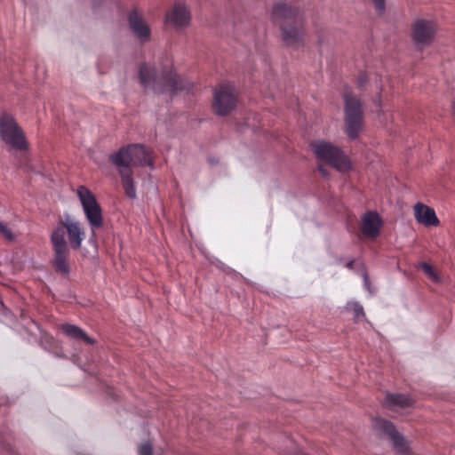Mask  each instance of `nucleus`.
<instances>
[{
    "label": "nucleus",
    "mask_w": 455,
    "mask_h": 455,
    "mask_svg": "<svg viewBox=\"0 0 455 455\" xmlns=\"http://www.w3.org/2000/svg\"><path fill=\"white\" fill-rule=\"evenodd\" d=\"M421 268L423 269L424 273L427 275V277L431 279L433 282L437 283H441L440 276L435 271L431 265H429L428 263H422Z\"/></svg>",
    "instance_id": "19"
},
{
    "label": "nucleus",
    "mask_w": 455,
    "mask_h": 455,
    "mask_svg": "<svg viewBox=\"0 0 455 455\" xmlns=\"http://www.w3.org/2000/svg\"><path fill=\"white\" fill-rule=\"evenodd\" d=\"M60 329L62 332L70 339L81 340L89 345L95 344V340L90 338L84 330L76 325L63 324Z\"/></svg>",
    "instance_id": "15"
},
{
    "label": "nucleus",
    "mask_w": 455,
    "mask_h": 455,
    "mask_svg": "<svg viewBox=\"0 0 455 455\" xmlns=\"http://www.w3.org/2000/svg\"><path fill=\"white\" fill-rule=\"evenodd\" d=\"M0 134L2 140L11 147L18 150L28 149L25 133L13 116L4 113L0 116Z\"/></svg>",
    "instance_id": "8"
},
{
    "label": "nucleus",
    "mask_w": 455,
    "mask_h": 455,
    "mask_svg": "<svg viewBox=\"0 0 455 455\" xmlns=\"http://www.w3.org/2000/svg\"><path fill=\"white\" fill-rule=\"evenodd\" d=\"M0 236L8 242H15L18 235L4 222L0 220Z\"/></svg>",
    "instance_id": "17"
},
{
    "label": "nucleus",
    "mask_w": 455,
    "mask_h": 455,
    "mask_svg": "<svg viewBox=\"0 0 455 455\" xmlns=\"http://www.w3.org/2000/svg\"><path fill=\"white\" fill-rule=\"evenodd\" d=\"M76 196L81 204L83 212L88 221L92 235L103 226V214L95 195L86 187L79 186L76 188Z\"/></svg>",
    "instance_id": "5"
},
{
    "label": "nucleus",
    "mask_w": 455,
    "mask_h": 455,
    "mask_svg": "<svg viewBox=\"0 0 455 455\" xmlns=\"http://www.w3.org/2000/svg\"><path fill=\"white\" fill-rule=\"evenodd\" d=\"M237 91L231 84H221L213 91L212 108L218 116H227L235 110Z\"/></svg>",
    "instance_id": "9"
},
{
    "label": "nucleus",
    "mask_w": 455,
    "mask_h": 455,
    "mask_svg": "<svg viewBox=\"0 0 455 455\" xmlns=\"http://www.w3.org/2000/svg\"><path fill=\"white\" fill-rule=\"evenodd\" d=\"M382 225V220L376 212H368L362 218V232L368 238L377 237Z\"/></svg>",
    "instance_id": "12"
},
{
    "label": "nucleus",
    "mask_w": 455,
    "mask_h": 455,
    "mask_svg": "<svg viewBox=\"0 0 455 455\" xmlns=\"http://www.w3.org/2000/svg\"><path fill=\"white\" fill-rule=\"evenodd\" d=\"M439 31V25L435 19L420 17L411 23V38L417 49L424 50L435 40Z\"/></svg>",
    "instance_id": "6"
},
{
    "label": "nucleus",
    "mask_w": 455,
    "mask_h": 455,
    "mask_svg": "<svg viewBox=\"0 0 455 455\" xmlns=\"http://www.w3.org/2000/svg\"><path fill=\"white\" fill-rule=\"evenodd\" d=\"M130 26L133 33L140 40H148L150 36L149 27L136 13H132L129 18Z\"/></svg>",
    "instance_id": "14"
},
{
    "label": "nucleus",
    "mask_w": 455,
    "mask_h": 455,
    "mask_svg": "<svg viewBox=\"0 0 455 455\" xmlns=\"http://www.w3.org/2000/svg\"><path fill=\"white\" fill-rule=\"evenodd\" d=\"M346 133L350 140H355L363 128V111L360 100L355 96L345 95Z\"/></svg>",
    "instance_id": "7"
},
{
    "label": "nucleus",
    "mask_w": 455,
    "mask_h": 455,
    "mask_svg": "<svg viewBox=\"0 0 455 455\" xmlns=\"http://www.w3.org/2000/svg\"><path fill=\"white\" fill-rule=\"evenodd\" d=\"M153 449L150 443H142L139 449L140 455H152Z\"/></svg>",
    "instance_id": "21"
},
{
    "label": "nucleus",
    "mask_w": 455,
    "mask_h": 455,
    "mask_svg": "<svg viewBox=\"0 0 455 455\" xmlns=\"http://www.w3.org/2000/svg\"><path fill=\"white\" fill-rule=\"evenodd\" d=\"M378 13L383 14L386 11V0H371Z\"/></svg>",
    "instance_id": "20"
},
{
    "label": "nucleus",
    "mask_w": 455,
    "mask_h": 455,
    "mask_svg": "<svg viewBox=\"0 0 455 455\" xmlns=\"http://www.w3.org/2000/svg\"><path fill=\"white\" fill-rule=\"evenodd\" d=\"M282 36L288 46H297L303 38L302 28L298 24L287 23L282 27Z\"/></svg>",
    "instance_id": "13"
},
{
    "label": "nucleus",
    "mask_w": 455,
    "mask_h": 455,
    "mask_svg": "<svg viewBox=\"0 0 455 455\" xmlns=\"http://www.w3.org/2000/svg\"><path fill=\"white\" fill-rule=\"evenodd\" d=\"M191 12L184 3H175L165 12L164 23L175 31L188 28L191 23Z\"/></svg>",
    "instance_id": "10"
},
{
    "label": "nucleus",
    "mask_w": 455,
    "mask_h": 455,
    "mask_svg": "<svg viewBox=\"0 0 455 455\" xmlns=\"http://www.w3.org/2000/svg\"><path fill=\"white\" fill-rule=\"evenodd\" d=\"M347 308L354 313L355 321H360L364 317V312L363 307L357 302H349L347 305Z\"/></svg>",
    "instance_id": "18"
},
{
    "label": "nucleus",
    "mask_w": 455,
    "mask_h": 455,
    "mask_svg": "<svg viewBox=\"0 0 455 455\" xmlns=\"http://www.w3.org/2000/svg\"><path fill=\"white\" fill-rule=\"evenodd\" d=\"M311 148L318 161L330 164L340 172H346L351 169L349 158L332 143L316 140L311 144Z\"/></svg>",
    "instance_id": "4"
},
{
    "label": "nucleus",
    "mask_w": 455,
    "mask_h": 455,
    "mask_svg": "<svg viewBox=\"0 0 455 455\" xmlns=\"http://www.w3.org/2000/svg\"><path fill=\"white\" fill-rule=\"evenodd\" d=\"M453 108H454V110H455V102H454Z\"/></svg>",
    "instance_id": "22"
},
{
    "label": "nucleus",
    "mask_w": 455,
    "mask_h": 455,
    "mask_svg": "<svg viewBox=\"0 0 455 455\" xmlns=\"http://www.w3.org/2000/svg\"><path fill=\"white\" fill-rule=\"evenodd\" d=\"M111 161L118 170L127 196L135 199L136 188L132 180V168L144 165L152 167L153 159L150 150L141 145H130L113 154Z\"/></svg>",
    "instance_id": "2"
},
{
    "label": "nucleus",
    "mask_w": 455,
    "mask_h": 455,
    "mask_svg": "<svg viewBox=\"0 0 455 455\" xmlns=\"http://www.w3.org/2000/svg\"><path fill=\"white\" fill-rule=\"evenodd\" d=\"M85 237L83 224L74 216L66 212L59 219L50 235L54 253L53 265L57 272L65 275L69 274L70 249H80Z\"/></svg>",
    "instance_id": "1"
},
{
    "label": "nucleus",
    "mask_w": 455,
    "mask_h": 455,
    "mask_svg": "<svg viewBox=\"0 0 455 455\" xmlns=\"http://www.w3.org/2000/svg\"><path fill=\"white\" fill-rule=\"evenodd\" d=\"M385 403L391 409L397 410L411 406L413 400L405 395L393 394L387 395Z\"/></svg>",
    "instance_id": "16"
},
{
    "label": "nucleus",
    "mask_w": 455,
    "mask_h": 455,
    "mask_svg": "<svg viewBox=\"0 0 455 455\" xmlns=\"http://www.w3.org/2000/svg\"><path fill=\"white\" fill-rule=\"evenodd\" d=\"M413 212L415 220L418 223L425 227L439 226V219L433 208L419 202L414 205Z\"/></svg>",
    "instance_id": "11"
},
{
    "label": "nucleus",
    "mask_w": 455,
    "mask_h": 455,
    "mask_svg": "<svg viewBox=\"0 0 455 455\" xmlns=\"http://www.w3.org/2000/svg\"><path fill=\"white\" fill-rule=\"evenodd\" d=\"M139 75L144 88L152 89L156 93L174 94L191 87L189 82L172 71L164 76H156L155 68L146 64L140 66Z\"/></svg>",
    "instance_id": "3"
}]
</instances>
